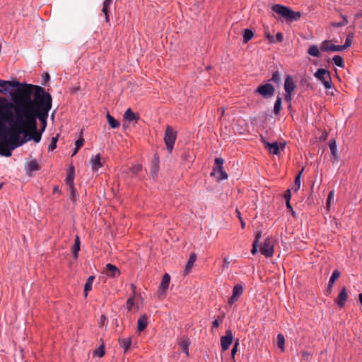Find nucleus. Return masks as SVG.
I'll list each match as a JSON object with an SVG mask.
<instances>
[{"mask_svg": "<svg viewBox=\"0 0 362 362\" xmlns=\"http://www.w3.org/2000/svg\"><path fill=\"white\" fill-rule=\"evenodd\" d=\"M15 103L14 112L16 119H13V129L11 139L18 141L21 133L28 130H36L38 118L45 131L47 126V118L52 108V96L39 86L25 85L17 90L12 97Z\"/></svg>", "mask_w": 362, "mask_h": 362, "instance_id": "f257e3e1", "label": "nucleus"}, {"mask_svg": "<svg viewBox=\"0 0 362 362\" xmlns=\"http://www.w3.org/2000/svg\"><path fill=\"white\" fill-rule=\"evenodd\" d=\"M13 124V122L12 123ZM12 129L11 133L14 130L13 125H11ZM42 131H38L37 128L36 130H28L26 133H23L25 134L24 139L22 141L18 140V141H14L12 140L11 136L9 139V141H5L3 143L0 144V153L1 156L6 157H10L12 154V151L23 145L24 143L27 142L33 139L35 143H39L41 140Z\"/></svg>", "mask_w": 362, "mask_h": 362, "instance_id": "f03ea898", "label": "nucleus"}, {"mask_svg": "<svg viewBox=\"0 0 362 362\" xmlns=\"http://www.w3.org/2000/svg\"><path fill=\"white\" fill-rule=\"evenodd\" d=\"M13 105L5 98H0V135L4 136L9 134L11 137V129L7 128L4 122H8L9 124L13 125V114L11 110Z\"/></svg>", "mask_w": 362, "mask_h": 362, "instance_id": "7ed1b4c3", "label": "nucleus"}, {"mask_svg": "<svg viewBox=\"0 0 362 362\" xmlns=\"http://www.w3.org/2000/svg\"><path fill=\"white\" fill-rule=\"evenodd\" d=\"M272 10L283 17L286 21L293 22L297 21L300 17L299 12H295L290 8L280 4H275L272 7Z\"/></svg>", "mask_w": 362, "mask_h": 362, "instance_id": "20e7f679", "label": "nucleus"}, {"mask_svg": "<svg viewBox=\"0 0 362 362\" xmlns=\"http://www.w3.org/2000/svg\"><path fill=\"white\" fill-rule=\"evenodd\" d=\"M223 163L224 160L222 158H217L215 160L211 176L214 177L217 181L226 178V173L223 170Z\"/></svg>", "mask_w": 362, "mask_h": 362, "instance_id": "39448f33", "label": "nucleus"}, {"mask_svg": "<svg viewBox=\"0 0 362 362\" xmlns=\"http://www.w3.org/2000/svg\"><path fill=\"white\" fill-rule=\"evenodd\" d=\"M314 76L323 83L326 89H329L332 88V79L330 73L328 70L322 68L319 69L314 74Z\"/></svg>", "mask_w": 362, "mask_h": 362, "instance_id": "423d86ee", "label": "nucleus"}, {"mask_svg": "<svg viewBox=\"0 0 362 362\" xmlns=\"http://www.w3.org/2000/svg\"><path fill=\"white\" fill-rule=\"evenodd\" d=\"M176 138V132L174 131L171 127L168 126L165 132L164 141L167 150L170 153L173 151Z\"/></svg>", "mask_w": 362, "mask_h": 362, "instance_id": "0eeeda50", "label": "nucleus"}, {"mask_svg": "<svg viewBox=\"0 0 362 362\" xmlns=\"http://www.w3.org/2000/svg\"><path fill=\"white\" fill-rule=\"evenodd\" d=\"M275 92L274 86L271 83H265L259 86L255 90V93L261 95L264 98H272Z\"/></svg>", "mask_w": 362, "mask_h": 362, "instance_id": "6e6552de", "label": "nucleus"}, {"mask_svg": "<svg viewBox=\"0 0 362 362\" xmlns=\"http://www.w3.org/2000/svg\"><path fill=\"white\" fill-rule=\"evenodd\" d=\"M244 291L243 286L241 284H236L232 291V296L228 299V304L232 305L235 303L240 297L243 295Z\"/></svg>", "mask_w": 362, "mask_h": 362, "instance_id": "1a4fd4ad", "label": "nucleus"}, {"mask_svg": "<svg viewBox=\"0 0 362 362\" xmlns=\"http://www.w3.org/2000/svg\"><path fill=\"white\" fill-rule=\"evenodd\" d=\"M259 251L266 257H271L274 255V245L270 239H267L261 245Z\"/></svg>", "mask_w": 362, "mask_h": 362, "instance_id": "9d476101", "label": "nucleus"}, {"mask_svg": "<svg viewBox=\"0 0 362 362\" xmlns=\"http://www.w3.org/2000/svg\"><path fill=\"white\" fill-rule=\"evenodd\" d=\"M264 146L270 153L274 155H279L281 151L285 148V144H279L278 142L269 143L267 141L264 142Z\"/></svg>", "mask_w": 362, "mask_h": 362, "instance_id": "9b49d317", "label": "nucleus"}, {"mask_svg": "<svg viewBox=\"0 0 362 362\" xmlns=\"http://www.w3.org/2000/svg\"><path fill=\"white\" fill-rule=\"evenodd\" d=\"M329 147L331 152L330 159L332 163H338L339 156L337 153V147L336 141L332 139L329 141Z\"/></svg>", "mask_w": 362, "mask_h": 362, "instance_id": "f8f14e48", "label": "nucleus"}, {"mask_svg": "<svg viewBox=\"0 0 362 362\" xmlns=\"http://www.w3.org/2000/svg\"><path fill=\"white\" fill-rule=\"evenodd\" d=\"M348 298V294L346 291V287H343L337 298L335 300V303L337 304V305L340 308H343L345 305V303Z\"/></svg>", "mask_w": 362, "mask_h": 362, "instance_id": "ddd939ff", "label": "nucleus"}, {"mask_svg": "<svg viewBox=\"0 0 362 362\" xmlns=\"http://www.w3.org/2000/svg\"><path fill=\"white\" fill-rule=\"evenodd\" d=\"M296 88V85L293 78L291 76L288 75L286 76L284 81V90L286 93H293Z\"/></svg>", "mask_w": 362, "mask_h": 362, "instance_id": "4468645a", "label": "nucleus"}, {"mask_svg": "<svg viewBox=\"0 0 362 362\" xmlns=\"http://www.w3.org/2000/svg\"><path fill=\"white\" fill-rule=\"evenodd\" d=\"M170 276L168 274H165L163 276L161 283L159 286L158 292L160 294L165 293L170 284Z\"/></svg>", "mask_w": 362, "mask_h": 362, "instance_id": "2eb2a0df", "label": "nucleus"}, {"mask_svg": "<svg viewBox=\"0 0 362 362\" xmlns=\"http://www.w3.org/2000/svg\"><path fill=\"white\" fill-rule=\"evenodd\" d=\"M105 274L109 277L116 278L120 275V272L116 266L107 264L106 265Z\"/></svg>", "mask_w": 362, "mask_h": 362, "instance_id": "dca6fc26", "label": "nucleus"}, {"mask_svg": "<svg viewBox=\"0 0 362 362\" xmlns=\"http://www.w3.org/2000/svg\"><path fill=\"white\" fill-rule=\"evenodd\" d=\"M320 49L322 51H332V52H339L340 51L339 45H334L330 42L329 40H325L322 42Z\"/></svg>", "mask_w": 362, "mask_h": 362, "instance_id": "f3484780", "label": "nucleus"}, {"mask_svg": "<svg viewBox=\"0 0 362 362\" xmlns=\"http://www.w3.org/2000/svg\"><path fill=\"white\" fill-rule=\"evenodd\" d=\"M119 346L122 348L124 353H127L132 346V337L122 338L119 337L118 339Z\"/></svg>", "mask_w": 362, "mask_h": 362, "instance_id": "a211bd4d", "label": "nucleus"}, {"mask_svg": "<svg viewBox=\"0 0 362 362\" xmlns=\"http://www.w3.org/2000/svg\"><path fill=\"white\" fill-rule=\"evenodd\" d=\"M90 164L93 171H97L99 168H102L103 166V163L101 161L100 154L94 156L90 159Z\"/></svg>", "mask_w": 362, "mask_h": 362, "instance_id": "6ab92c4d", "label": "nucleus"}, {"mask_svg": "<svg viewBox=\"0 0 362 362\" xmlns=\"http://www.w3.org/2000/svg\"><path fill=\"white\" fill-rule=\"evenodd\" d=\"M124 118L129 122H134V123H137L139 117L134 113L131 108H128L124 114Z\"/></svg>", "mask_w": 362, "mask_h": 362, "instance_id": "aec40b11", "label": "nucleus"}, {"mask_svg": "<svg viewBox=\"0 0 362 362\" xmlns=\"http://www.w3.org/2000/svg\"><path fill=\"white\" fill-rule=\"evenodd\" d=\"M148 325V317L146 315L141 316L137 322V329L139 332L144 331Z\"/></svg>", "mask_w": 362, "mask_h": 362, "instance_id": "412c9836", "label": "nucleus"}, {"mask_svg": "<svg viewBox=\"0 0 362 362\" xmlns=\"http://www.w3.org/2000/svg\"><path fill=\"white\" fill-rule=\"evenodd\" d=\"M159 160L158 158L155 156L154 158L151 161V173L153 177H156L159 171Z\"/></svg>", "mask_w": 362, "mask_h": 362, "instance_id": "4be33fe9", "label": "nucleus"}, {"mask_svg": "<svg viewBox=\"0 0 362 362\" xmlns=\"http://www.w3.org/2000/svg\"><path fill=\"white\" fill-rule=\"evenodd\" d=\"M196 259H197L196 254L192 253L189 256V258L186 265H185V274H188L191 272V269H192V267L194 266Z\"/></svg>", "mask_w": 362, "mask_h": 362, "instance_id": "5701e85b", "label": "nucleus"}, {"mask_svg": "<svg viewBox=\"0 0 362 362\" xmlns=\"http://www.w3.org/2000/svg\"><path fill=\"white\" fill-rule=\"evenodd\" d=\"M190 344L189 339L188 338H185L180 340L179 342V346L182 352H184L187 356L189 355V345Z\"/></svg>", "mask_w": 362, "mask_h": 362, "instance_id": "b1692460", "label": "nucleus"}, {"mask_svg": "<svg viewBox=\"0 0 362 362\" xmlns=\"http://www.w3.org/2000/svg\"><path fill=\"white\" fill-rule=\"evenodd\" d=\"M95 277L93 276H90L84 286V296L87 297L88 293L92 289L93 282L94 281Z\"/></svg>", "mask_w": 362, "mask_h": 362, "instance_id": "393cba45", "label": "nucleus"}, {"mask_svg": "<svg viewBox=\"0 0 362 362\" xmlns=\"http://www.w3.org/2000/svg\"><path fill=\"white\" fill-rule=\"evenodd\" d=\"M112 0H105L103 2L102 11L105 16L106 22H109L108 13L110 10V6L112 4Z\"/></svg>", "mask_w": 362, "mask_h": 362, "instance_id": "a878e982", "label": "nucleus"}, {"mask_svg": "<svg viewBox=\"0 0 362 362\" xmlns=\"http://www.w3.org/2000/svg\"><path fill=\"white\" fill-rule=\"evenodd\" d=\"M303 170H304V168H303L301 169L300 173L295 177L294 184H293V186L292 187V189L294 192H298V189H300V177H301V175H302V173L303 172Z\"/></svg>", "mask_w": 362, "mask_h": 362, "instance_id": "bb28decb", "label": "nucleus"}, {"mask_svg": "<svg viewBox=\"0 0 362 362\" xmlns=\"http://www.w3.org/2000/svg\"><path fill=\"white\" fill-rule=\"evenodd\" d=\"M74 168L71 166L66 177V183L68 186L74 185Z\"/></svg>", "mask_w": 362, "mask_h": 362, "instance_id": "cd10ccee", "label": "nucleus"}, {"mask_svg": "<svg viewBox=\"0 0 362 362\" xmlns=\"http://www.w3.org/2000/svg\"><path fill=\"white\" fill-rule=\"evenodd\" d=\"M354 34L350 33L346 35V41L344 45H339L340 51L344 50L351 45Z\"/></svg>", "mask_w": 362, "mask_h": 362, "instance_id": "c85d7f7f", "label": "nucleus"}, {"mask_svg": "<svg viewBox=\"0 0 362 362\" xmlns=\"http://www.w3.org/2000/svg\"><path fill=\"white\" fill-rule=\"evenodd\" d=\"M107 122L111 128L115 129L119 127V122L112 117L109 113L107 114Z\"/></svg>", "mask_w": 362, "mask_h": 362, "instance_id": "c756f323", "label": "nucleus"}, {"mask_svg": "<svg viewBox=\"0 0 362 362\" xmlns=\"http://www.w3.org/2000/svg\"><path fill=\"white\" fill-rule=\"evenodd\" d=\"M80 250V239L78 235L75 238V243L73 246V254L74 257L76 258L78 257V251Z\"/></svg>", "mask_w": 362, "mask_h": 362, "instance_id": "7c9ffc66", "label": "nucleus"}, {"mask_svg": "<svg viewBox=\"0 0 362 362\" xmlns=\"http://www.w3.org/2000/svg\"><path fill=\"white\" fill-rule=\"evenodd\" d=\"M308 53L313 56V57H318L320 56V52H319V48L317 47V45H311L309 47L308 49Z\"/></svg>", "mask_w": 362, "mask_h": 362, "instance_id": "2f4dec72", "label": "nucleus"}, {"mask_svg": "<svg viewBox=\"0 0 362 362\" xmlns=\"http://www.w3.org/2000/svg\"><path fill=\"white\" fill-rule=\"evenodd\" d=\"M253 36L254 33L250 29H245L243 33V42L247 43L253 37Z\"/></svg>", "mask_w": 362, "mask_h": 362, "instance_id": "473e14b6", "label": "nucleus"}, {"mask_svg": "<svg viewBox=\"0 0 362 362\" xmlns=\"http://www.w3.org/2000/svg\"><path fill=\"white\" fill-rule=\"evenodd\" d=\"M276 340L278 347L281 350V351H284L285 339L284 335L282 334H278Z\"/></svg>", "mask_w": 362, "mask_h": 362, "instance_id": "72a5a7b5", "label": "nucleus"}, {"mask_svg": "<svg viewBox=\"0 0 362 362\" xmlns=\"http://www.w3.org/2000/svg\"><path fill=\"white\" fill-rule=\"evenodd\" d=\"M334 64L339 67H344V59L339 55H335L332 58Z\"/></svg>", "mask_w": 362, "mask_h": 362, "instance_id": "f704fd0d", "label": "nucleus"}, {"mask_svg": "<svg viewBox=\"0 0 362 362\" xmlns=\"http://www.w3.org/2000/svg\"><path fill=\"white\" fill-rule=\"evenodd\" d=\"M340 276V272L339 270L335 269L332 274V276L329 281V286H332L334 281Z\"/></svg>", "mask_w": 362, "mask_h": 362, "instance_id": "c9c22d12", "label": "nucleus"}, {"mask_svg": "<svg viewBox=\"0 0 362 362\" xmlns=\"http://www.w3.org/2000/svg\"><path fill=\"white\" fill-rule=\"evenodd\" d=\"M281 110V98L280 97H277L276 102L274 103V112L276 115H279Z\"/></svg>", "mask_w": 362, "mask_h": 362, "instance_id": "e433bc0d", "label": "nucleus"}, {"mask_svg": "<svg viewBox=\"0 0 362 362\" xmlns=\"http://www.w3.org/2000/svg\"><path fill=\"white\" fill-rule=\"evenodd\" d=\"M28 169L30 171L38 170L40 169V167H39V165H38L37 160H31L28 163Z\"/></svg>", "mask_w": 362, "mask_h": 362, "instance_id": "4c0bfd02", "label": "nucleus"}, {"mask_svg": "<svg viewBox=\"0 0 362 362\" xmlns=\"http://www.w3.org/2000/svg\"><path fill=\"white\" fill-rule=\"evenodd\" d=\"M342 21L339 23H333L332 26L336 28L343 27L346 25L348 23L347 18L346 16L341 15Z\"/></svg>", "mask_w": 362, "mask_h": 362, "instance_id": "58836bf2", "label": "nucleus"}, {"mask_svg": "<svg viewBox=\"0 0 362 362\" xmlns=\"http://www.w3.org/2000/svg\"><path fill=\"white\" fill-rule=\"evenodd\" d=\"M105 354V346L103 344L94 351V354L99 357H103Z\"/></svg>", "mask_w": 362, "mask_h": 362, "instance_id": "ea45409f", "label": "nucleus"}, {"mask_svg": "<svg viewBox=\"0 0 362 362\" xmlns=\"http://www.w3.org/2000/svg\"><path fill=\"white\" fill-rule=\"evenodd\" d=\"M57 141H58V135H57V136L52 137V141L48 146V151H53L54 149H55V148L57 147Z\"/></svg>", "mask_w": 362, "mask_h": 362, "instance_id": "a19ab883", "label": "nucleus"}, {"mask_svg": "<svg viewBox=\"0 0 362 362\" xmlns=\"http://www.w3.org/2000/svg\"><path fill=\"white\" fill-rule=\"evenodd\" d=\"M142 166L140 164H136L130 168L131 173L136 175L141 170Z\"/></svg>", "mask_w": 362, "mask_h": 362, "instance_id": "79ce46f5", "label": "nucleus"}, {"mask_svg": "<svg viewBox=\"0 0 362 362\" xmlns=\"http://www.w3.org/2000/svg\"><path fill=\"white\" fill-rule=\"evenodd\" d=\"M81 134H82V132H81ZM83 144H84V139H83L82 135H81L79 139L75 143V147L76 148L80 149L81 148V146L83 145Z\"/></svg>", "mask_w": 362, "mask_h": 362, "instance_id": "37998d69", "label": "nucleus"}, {"mask_svg": "<svg viewBox=\"0 0 362 362\" xmlns=\"http://www.w3.org/2000/svg\"><path fill=\"white\" fill-rule=\"evenodd\" d=\"M69 187L71 194V199H72L73 202H74L75 197L76 196V189H75L74 185H70L69 186Z\"/></svg>", "mask_w": 362, "mask_h": 362, "instance_id": "c03bdc74", "label": "nucleus"}, {"mask_svg": "<svg viewBox=\"0 0 362 362\" xmlns=\"http://www.w3.org/2000/svg\"><path fill=\"white\" fill-rule=\"evenodd\" d=\"M8 83H7V85H8L9 86L12 87V88H18L16 90L19 89L20 88H18L20 86V83L18 82V81H6ZM26 84H25L23 88L25 86ZM22 88V87L21 88ZM17 91V90H16ZM16 92H15L16 93Z\"/></svg>", "mask_w": 362, "mask_h": 362, "instance_id": "a18cd8bd", "label": "nucleus"}, {"mask_svg": "<svg viewBox=\"0 0 362 362\" xmlns=\"http://www.w3.org/2000/svg\"><path fill=\"white\" fill-rule=\"evenodd\" d=\"M280 74L279 71L274 72L271 80L274 83H279L280 81Z\"/></svg>", "mask_w": 362, "mask_h": 362, "instance_id": "49530a36", "label": "nucleus"}, {"mask_svg": "<svg viewBox=\"0 0 362 362\" xmlns=\"http://www.w3.org/2000/svg\"><path fill=\"white\" fill-rule=\"evenodd\" d=\"M223 320V316L221 317H218L213 322L212 331H214V328L218 327L221 322Z\"/></svg>", "mask_w": 362, "mask_h": 362, "instance_id": "de8ad7c7", "label": "nucleus"}, {"mask_svg": "<svg viewBox=\"0 0 362 362\" xmlns=\"http://www.w3.org/2000/svg\"><path fill=\"white\" fill-rule=\"evenodd\" d=\"M221 344L223 351L226 350V335L222 336L221 338Z\"/></svg>", "mask_w": 362, "mask_h": 362, "instance_id": "09e8293b", "label": "nucleus"}, {"mask_svg": "<svg viewBox=\"0 0 362 362\" xmlns=\"http://www.w3.org/2000/svg\"><path fill=\"white\" fill-rule=\"evenodd\" d=\"M284 199H286V202H290V200H291V189H288L284 194Z\"/></svg>", "mask_w": 362, "mask_h": 362, "instance_id": "8fccbe9b", "label": "nucleus"}, {"mask_svg": "<svg viewBox=\"0 0 362 362\" xmlns=\"http://www.w3.org/2000/svg\"><path fill=\"white\" fill-rule=\"evenodd\" d=\"M274 39L276 40V42H281L284 40V35L281 32H279L274 36Z\"/></svg>", "mask_w": 362, "mask_h": 362, "instance_id": "3c124183", "label": "nucleus"}, {"mask_svg": "<svg viewBox=\"0 0 362 362\" xmlns=\"http://www.w3.org/2000/svg\"><path fill=\"white\" fill-rule=\"evenodd\" d=\"M286 208H287V209L289 210V211L291 212V216H292L293 217H295V216H296V213H295V211H294V210H293V207L291 206V203H290V202H286Z\"/></svg>", "mask_w": 362, "mask_h": 362, "instance_id": "603ef678", "label": "nucleus"}, {"mask_svg": "<svg viewBox=\"0 0 362 362\" xmlns=\"http://www.w3.org/2000/svg\"><path fill=\"white\" fill-rule=\"evenodd\" d=\"M239 343H238V340H237L235 343V344L233 345V347L231 350V356L232 358H234L236 352H237V349H238V346Z\"/></svg>", "mask_w": 362, "mask_h": 362, "instance_id": "864d4df0", "label": "nucleus"}, {"mask_svg": "<svg viewBox=\"0 0 362 362\" xmlns=\"http://www.w3.org/2000/svg\"><path fill=\"white\" fill-rule=\"evenodd\" d=\"M134 298H129L127 302V308L130 310L134 305Z\"/></svg>", "mask_w": 362, "mask_h": 362, "instance_id": "5fc2aeb1", "label": "nucleus"}, {"mask_svg": "<svg viewBox=\"0 0 362 362\" xmlns=\"http://www.w3.org/2000/svg\"><path fill=\"white\" fill-rule=\"evenodd\" d=\"M259 246V244L257 243V241H254L252 244V249L251 250V253L252 255H255L257 252V247Z\"/></svg>", "mask_w": 362, "mask_h": 362, "instance_id": "6e6d98bb", "label": "nucleus"}, {"mask_svg": "<svg viewBox=\"0 0 362 362\" xmlns=\"http://www.w3.org/2000/svg\"><path fill=\"white\" fill-rule=\"evenodd\" d=\"M107 321V317H105V315H102L100 316V318L99 320V325L100 326H103L105 325V322Z\"/></svg>", "mask_w": 362, "mask_h": 362, "instance_id": "4d7b16f0", "label": "nucleus"}, {"mask_svg": "<svg viewBox=\"0 0 362 362\" xmlns=\"http://www.w3.org/2000/svg\"><path fill=\"white\" fill-rule=\"evenodd\" d=\"M233 334L232 332L229 330H228V347L230 346V344L233 342Z\"/></svg>", "mask_w": 362, "mask_h": 362, "instance_id": "13d9d810", "label": "nucleus"}, {"mask_svg": "<svg viewBox=\"0 0 362 362\" xmlns=\"http://www.w3.org/2000/svg\"><path fill=\"white\" fill-rule=\"evenodd\" d=\"M334 191H331L329 192V194H328V197H327V204L329 206V204H330V201L331 199L333 198L334 197Z\"/></svg>", "mask_w": 362, "mask_h": 362, "instance_id": "bf43d9fd", "label": "nucleus"}, {"mask_svg": "<svg viewBox=\"0 0 362 362\" xmlns=\"http://www.w3.org/2000/svg\"><path fill=\"white\" fill-rule=\"evenodd\" d=\"M267 39L269 41V42L271 43H276V40H275L274 39V36L270 35V34H267Z\"/></svg>", "mask_w": 362, "mask_h": 362, "instance_id": "052dcab7", "label": "nucleus"}, {"mask_svg": "<svg viewBox=\"0 0 362 362\" xmlns=\"http://www.w3.org/2000/svg\"><path fill=\"white\" fill-rule=\"evenodd\" d=\"M291 99H292V93H286L285 100L288 103H290Z\"/></svg>", "mask_w": 362, "mask_h": 362, "instance_id": "680f3d73", "label": "nucleus"}, {"mask_svg": "<svg viewBox=\"0 0 362 362\" xmlns=\"http://www.w3.org/2000/svg\"><path fill=\"white\" fill-rule=\"evenodd\" d=\"M261 238V233L260 232H258L256 235H255V239L254 241H257V243L259 244V239Z\"/></svg>", "mask_w": 362, "mask_h": 362, "instance_id": "e2e57ef3", "label": "nucleus"}, {"mask_svg": "<svg viewBox=\"0 0 362 362\" xmlns=\"http://www.w3.org/2000/svg\"><path fill=\"white\" fill-rule=\"evenodd\" d=\"M6 81H3L0 79V87H4L6 85H7Z\"/></svg>", "mask_w": 362, "mask_h": 362, "instance_id": "0e129e2a", "label": "nucleus"}, {"mask_svg": "<svg viewBox=\"0 0 362 362\" xmlns=\"http://www.w3.org/2000/svg\"><path fill=\"white\" fill-rule=\"evenodd\" d=\"M235 214H236V216H237L240 220V218H241V214H240V212L238 209H236V210H235Z\"/></svg>", "mask_w": 362, "mask_h": 362, "instance_id": "69168bd1", "label": "nucleus"}, {"mask_svg": "<svg viewBox=\"0 0 362 362\" xmlns=\"http://www.w3.org/2000/svg\"><path fill=\"white\" fill-rule=\"evenodd\" d=\"M240 223H241V228H244L245 226V223L244 222V221L242 218H240Z\"/></svg>", "mask_w": 362, "mask_h": 362, "instance_id": "338daca9", "label": "nucleus"}, {"mask_svg": "<svg viewBox=\"0 0 362 362\" xmlns=\"http://www.w3.org/2000/svg\"><path fill=\"white\" fill-rule=\"evenodd\" d=\"M78 150H79V148H76L75 147V149L74 150V152L72 153V156H75L78 153Z\"/></svg>", "mask_w": 362, "mask_h": 362, "instance_id": "774afa93", "label": "nucleus"}]
</instances>
